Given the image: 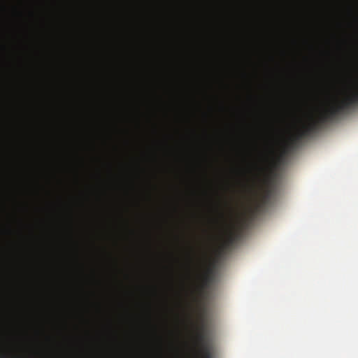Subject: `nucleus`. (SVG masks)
Wrapping results in <instances>:
<instances>
[{
  "label": "nucleus",
  "instance_id": "6",
  "mask_svg": "<svg viewBox=\"0 0 358 358\" xmlns=\"http://www.w3.org/2000/svg\"><path fill=\"white\" fill-rule=\"evenodd\" d=\"M201 275L215 277V263L213 262H210L208 266L205 267Z\"/></svg>",
  "mask_w": 358,
  "mask_h": 358
},
{
  "label": "nucleus",
  "instance_id": "4",
  "mask_svg": "<svg viewBox=\"0 0 358 358\" xmlns=\"http://www.w3.org/2000/svg\"><path fill=\"white\" fill-rule=\"evenodd\" d=\"M215 277L201 275V287L203 289H208L214 281Z\"/></svg>",
  "mask_w": 358,
  "mask_h": 358
},
{
  "label": "nucleus",
  "instance_id": "1",
  "mask_svg": "<svg viewBox=\"0 0 358 358\" xmlns=\"http://www.w3.org/2000/svg\"><path fill=\"white\" fill-rule=\"evenodd\" d=\"M357 105H358V92L355 90L348 94L342 100L335 99L329 107L322 113L318 120L322 124L324 123L334 119L345 110Z\"/></svg>",
  "mask_w": 358,
  "mask_h": 358
},
{
  "label": "nucleus",
  "instance_id": "5",
  "mask_svg": "<svg viewBox=\"0 0 358 358\" xmlns=\"http://www.w3.org/2000/svg\"><path fill=\"white\" fill-rule=\"evenodd\" d=\"M0 224H74V222H0Z\"/></svg>",
  "mask_w": 358,
  "mask_h": 358
},
{
  "label": "nucleus",
  "instance_id": "7",
  "mask_svg": "<svg viewBox=\"0 0 358 358\" xmlns=\"http://www.w3.org/2000/svg\"><path fill=\"white\" fill-rule=\"evenodd\" d=\"M13 200H14V202L16 203L21 204V203H24V201L19 200L17 198H14Z\"/></svg>",
  "mask_w": 358,
  "mask_h": 358
},
{
  "label": "nucleus",
  "instance_id": "3",
  "mask_svg": "<svg viewBox=\"0 0 358 358\" xmlns=\"http://www.w3.org/2000/svg\"><path fill=\"white\" fill-rule=\"evenodd\" d=\"M271 165H272V167H271L269 169V177L267 179L266 187L264 189V195H263V199L265 202L267 201L270 199V197L272 194V192H273L272 176L274 174V171H273V168H275L277 166V162L273 161Z\"/></svg>",
  "mask_w": 358,
  "mask_h": 358
},
{
  "label": "nucleus",
  "instance_id": "2",
  "mask_svg": "<svg viewBox=\"0 0 358 358\" xmlns=\"http://www.w3.org/2000/svg\"><path fill=\"white\" fill-rule=\"evenodd\" d=\"M322 123L319 120H313L308 124L305 125L301 129H300L296 135L291 139L288 147H292L299 143L301 139L310 136L313 132L317 131Z\"/></svg>",
  "mask_w": 358,
  "mask_h": 358
}]
</instances>
